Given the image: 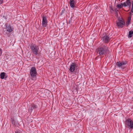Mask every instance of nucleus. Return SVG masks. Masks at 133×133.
<instances>
[{
	"instance_id": "b1692460",
	"label": "nucleus",
	"mask_w": 133,
	"mask_h": 133,
	"mask_svg": "<svg viewBox=\"0 0 133 133\" xmlns=\"http://www.w3.org/2000/svg\"><path fill=\"white\" fill-rule=\"evenodd\" d=\"M132 6L131 8H133V1H132Z\"/></svg>"
},
{
	"instance_id": "a878e982",
	"label": "nucleus",
	"mask_w": 133,
	"mask_h": 133,
	"mask_svg": "<svg viewBox=\"0 0 133 133\" xmlns=\"http://www.w3.org/2000/svg\"><path fill=\"white\" fill-rule=\"evenodd\" d=\"M63 10H62V12L61 14V15L63 13Z\"/></svg>"
},
{
	"instance_id": "9d476101",
	"label": "nucleus",
	"mask_w": 133,
	"mask_h": 133,
	"mask_svg": "<svg viewBox=\"0 0 133 133\" xmlns=\"http://www.w3.org/2000/svg\"><path fill=\"white\" fill-rule=\"evenodd\" d=\"M5 29L7 31L11 32L13 30V29L11 28L10 25L6 24L5 25Z\"/></svg>"
},
{
	"instance_id": "423d86ee",
	"label": "nucleus",
	"mask_w": 133,
	"mask_h": 133,
	"mask_svg": "<svg viewBox=\"0 0 133 133\" xmlns=\"http://www.w3.org/2000/svg\"><path fill=\"white\" fill-rule=\"evenodd\" d=\"M125 25L124 21L122 19H119L118 22H116V25L118 28H122L123 27L124 25Z\"/></svg>"
},
{
	"instance_id": "aec40b11",
	"label": "nucleus",
	"mask_w": 133,
	"mask_h": 133,
	"mask_svg": "<svg viewBox=\"0 0 133 133\" xmlns=\"http://www.w3.org/2000/svg\"><path fill=\"white\" fill-rule=\"evenodd\" d=\"M15 133H21V132L19 131L16 130L15 131Z\"/></svg>"
},
{
	"instance_id": "bb28decb",
	"label": "nucleus",
	"mask_w": 133,
	"mask_h": 133,
	"mask_svg": "<svg viewBox=\"0 0 133 133\" xmlns=\"http://www.w3.org/2000/svg\"><path fill=\"white\" fill-rule=\"evenodd\" d=\"M69 23H70V21H69Z\"/></svg>"
},
{
	"instance_id": "a211bd4d",
	"label": "nucleus",
	"mask_w": 133,
	"mask_h": 133,
	"mask_svg": "<svg viewBox=\"0 0 133 133\" xmlns=\"http://www.w3.org/2000/svg\"><path fill=\"white\" fill-rule=\"evenodd\" d=\"M122 6V7L123 6L124 7H126L127 6V5H126V4H125V3L124 2L123 3H121L120 4Z\"/></svg>"
},
{
	"instance_id": "1a4fd4ad",
	"label": "nucleus",
	"mask_w": 133,
	"mask_h": 133,
	"mask_svg": "<svg viewBox=\"0 0 133 133\" xmlns=\"http://www.w3.org/2000/svg\"><path fill=\"white\" fill-rule=\"evenodd\" d=\"M76 66V64L75 63H73L71 64L69 69V70L70 72H74Z\"/></svg>"
},
{
	"instance_id": "393cba45",
	"label": "nucleus",
	"mask_w": 133,
	"mask_h": 133,
	"mask_svg": "<svg viewBox=\"0 0 133 133\" xmlns=\"http://www.w3.org/2000/svg\"><path fill=\"white\" fill-rule=\"evenodd\" d=\"M131 12L133 13V8H131Z\"/></svg>"
},
{
	"instance_id": "39448f33",
	"label": "nucleus",
	"mask_w": 133,
	"mask_h": 133,
	"mask_svg": "<svg viewBox=\"0 0 133 133\" xmlns=\"http://www.w3.org/2000/svg\"><path fill=\"white\" fill-rule=\"evenodd\" d=\"M127 63L126 61H118L116 63V65L118 67L123 69L125 68V65Z\"/></svg>"
},
{
	"instance_id": "ddd939ff",
	"label": "nucleus",
	"mask_w": 133,
	"mask_h": 133,
	"mask_svg": "<svg viewBox=\"0 0 133 133\" xmlns=\"http://www.w3.org/2000/svg\"><path fill=\"white\" fill-rule=\"evenodd\" d=\"M130 14L129 15L128 17V21L126 22V25L127 26H128L129 25L130 23V22L132 15L130 12Z\"/></svg>"
},
{
	"instance_id": "412c9836",
	"label": "nucleus",
	"mask_w": 133,
	"mask_h": 133,
	"mask_svg": "<svg viewBox=\"0 0 133 133\" xmlns=\"http://www.w3.org/2000/svg\"><path fill=\"white\" fill-rule=\"evenodd\" d=\"M3 2V0H0V4H2Z\"/></svg>"
},
{
	"instance_id": "4468645a",
	"label": "nucleus",
	"mask_w": 133,
	"mask_h": 133,
	"mask_svg": "<svg viewBox=\"0 0 133 133\" xmlns=\"http://www.w3.org/2000/svg\"><path fill=\"white\" fill-rule=\"evenodd\" d=\"M133 35V31L131 30L129 32L128 35V37L131 38L132 37Z\"/></svg>"
},
{
	"instance_id": "dca6fc26",
	"label": "nucleus",
	"mask_w": 133,
	"mask_h": 133,
	"mask_svg": "<svg viewBox=\"0 0 133 133\" xmlns=\"http://www.w3.org/2000/svg\"><path fill=\"white\" fill-rule=\"evenodd\" d=\"M124 3H125V4H126V5H127H127L131 3L130 2V0H126L125 2H124Z\"/></svg>"
},
{
	"instance_id": "6e6552de",
	"label": "nucleus",
	"mask_w": 133,
	"mask_h": 133,
	"mask_svg": "<svg viewBox=\"0 0 133 133\" xmlns=\"http://www.w3.org/2000/svg\"><path fill=\"white\" fill-rule=\"evenodd\" d=\"M38 107L37 105L34 104H32L30 107L28 109V111L30 112H31L32 111H36Z\"/></svg>"
},
{
	"instance_id": "f257e3e1",
	"label": "nucleus",
	"mask_w": 133,
	"mask_h": 133,
	"mask_svg": "<svg viewBox=\"0 0 133 133\" xmlns=\"http://www.w3.org/2000/svg\"><path fill=\"white\" fill-rule=\"evenodd\" d=\"M108 50V48L105 45L99 47L96 49V52L97 55L102 56L105 54Z\"/></svg>"
},
{
	"instance_id": "9b49d317",
	"label": "nucleus",
	"mask_w": 133,
	"mask_h": 133,
	"mask_svg": "<svg viewBox=\"0 0 133 133\" xmlns=\"http://www.w3.org/2000/svg\"><path fill=\"white\" fill-rule=\"evenodd\" d=\"M47 21L46 17H43L42 19V25L43 26L46 27L47 24Z\"/></svg>"
},
{
	"instance_id": "5701e85b",
	"label": "nucleus",
	"mask_w": 133,
	"mask_h": 133,
	"mask_svg": "<svg viewBox=\"0 0 133 133\" xmlns=\"http://www.w3.org/2000/svg\"><path fill=\"white\" fill-rule=\"evenodd\" d=\"M2 50L0 48V53L2 54Z\"/></svg>"
},
{
	"instance_id": "f3484780",
	"label": "nucleus",
	"mask_w": 133,
	"mask_h": 133,
	"mask_svg": "<svg viewBox=\"0 0 133 133\" xmlns=\"http://www.w3.org/2000/svg\"><path fill=\"white\" fill-rule=\"evenodd\" d=\"M116 7L118 9H120L122 8V6L120 4H117Z\"/></svg>"
},
{
	"instance_id": "20e7f679",
	"label": "nucleus",
	"mask_w": 133,
	"mask_h": 133,
	"mask_svg": "<svg viewBox=\"0 0 133 133\" xmlns=\"http://www.w3.org/2000/svg\"><path fill=\"white\" fill-rule=\"evenodd\" d=\"M37 72L35 67H32L30 70V75L32 78H36Z\"/></svg>"
},
{
	"instance_id": "2eb2a0df",
	"label": "nucleus",
	"mask_w": 133,
	"mask_h": 133,
	"mask_svg": "<svg viewBox=\"0 0 133 133\" xmlns=\"http://www.w3.org/2000/svg\"><path fill=\"white\" fill-rule=\"evenodd\" d=\"M5 73L4 72H2L1 73L0 78L1 79H3L4 78V77L5 76Z\"/></svg>"
},
{
	"instance_id": "4be33fe9",
	"label": "nucleus",
	"mask_w": 133,
	"mask_h": 133,
	"mask_svg": "<svg viewBox=\"0 0 133 133\" xmlns=\"http://www.w3.org/2000/svg\"><path fill=\"white\" fill-rule=\"evenodd\" d=\"M131 3L127 5V6H128L129 8L130 9L131 8Z\"/></svg>"
},
{
	"instance_id": "7ed1b4c3",
	"label": "nucleus",
	"mask_w": 133,
	"mask_h": 133,
	"mask_svg": "<svg viewBox=\"0 0 133 133\" xmlns=\"http://www.w3.org/2000/svg\"><path fill=\"white\" fill-rule=\"evenodd\" d=\"M109 35L110 34L108 35V34H105L104 35L101 39L104 42L108 43L110 42L111 38L110 37Z\"/></svg>"
},
{
	"instance_id": "f8f14e48",
	"label": "nucleus",
	"mask_w": 133,
	"mask_h": 133,
	"mask_svg": "<svg viewBox=\"0 0 133 133\" xmlns=\"http://www.w3.org/2000/svg\"><path fill=\"white\" fill-rule=\"evenodd\" d=\"M70 6L73 8H75L76 6L75 5V1L74 0H70Z\"/></svg>"
},
{
	"instance_id": "0eeeda50",
	"label": "nucleus",
	"mask_w": 133,
	"mask_h": 133,
	"mask_svg": "<svg viewBox=\"0 0 133 133\" xmlns=\"http://www.w3.org/2000/svg\"><path fill=\"white\" fill-rule=\"evenodd\" d=\"M125 124L130 128H133V121L129 118L127 119L125 121Z\"/></svg>"
},
{
	"instance_id": "f03ea898",
	"label": "nucleus",
	"mask_w": 133,
	"mask_h": 133,
	"mask_svg": "<svg viewBox=\"0 0 133 133\" xmlns=\"http://www.w3.org/2000/svg\"><path fill=\"white\" fill-rule=\"evenodd\" d=\"M30 48L32 53L36 55H37L39 53V47L36 44H31L30 46Z\"/></svg>"
},
{
	"instance_id": "6ab92c4d",
	"label": "nucleus",
	"mask_w": 133,
	"mask_h": 133,
	"mask_svg": "<svg viewBox=\"0 0 133 133\" xmlns=\"http://www.w3.org/2000/svg\"><path fill=\"white\" fill-rule=\"evenodd\" d=\"M12 123L14 125L15 124V121L14 119H12Z\"/></svg>"
}]
</instances>
